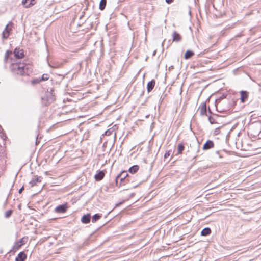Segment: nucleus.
I'll return each mask as SVG.
<instances>
[{
    "label": "nucleus",
    "mask_w": 261,
    "mask_h": 261,
    "mask_svg": "<svg viewBox=\"0 0 261 261\" xmlns=\"http://www.w3.org/2000/svg\"><path fill=\"white\" fill-rule=\"evenodd\" d=\"M10 69L13 74L21 76L29 75L32 72L30 65L21 63H12Z\"/></svg>",
    "instance_id": "1"
},
{
    "label": "nucleus",
    "mask_w": 261,
    "mask_h": 261,
    "mask_svg": "<svg viewBox=\"0 0 261 261\" xmlns=\"http://www.w3.org/2000/svg\"><path fill=\"white\" fill-rule=\"evenodd\" d=\"M54 92V88H48L45 95L42 98V102L45 106L52 103L55 100V95Z\"/></svg>",
    "instance_id": "2"
},
{
    "label": "nucleus",
    "mask_w": 261,
    "mask_h": 261,
    "mask_svg": "<svg viewBox=\"0 0 261 261\" xmlns=\"http://www.w3.org/2000/svg\"><path fill=\"white\" fill-rule=\"evenodd\" d=\"M13 23L12 21H10L6 26L4 31L2 32V37L4 39H7L12 30Z\"/></svg>",
    "instance_id": "3"
},
{
    "label": "nucleus",
    "mask_w": 261,
    "mask_h": 261,
    "mask_svg": "<svg viewBox=\"0 0 261 261\" xmlns=\"http://www.w3.org/2000/svg\"><path fill=\"white\" fill-rule=\"evenodd\" d=\"M129 181V179H124L121 176L117 175L115 178V182L117 186H121L126 185Z\"/></svg>",
    "instance_id": "4"
},
{
    "label": "nucleus",
    "mask_w": 261,
    "mask_h": 261,
    "mask_svg": "<svg viewBox=\"0 0 261 261\" xmlns=\"http://www.w3.org/2000/svg\"><path fill=\"white\" fill-rule=\"evenodd\" d=\"M27 241V238L23 237L21 239H20L19 241H16L14 246H13V249L15 250H18L19 248H21V247L24 245Z\"/></svg>",
    "instance_id": "5"
},
{
    "label": "nucleus",
    "mask_w": 261,
    "mask_h": 261,
    "mask_svg": "<svg viewBox=\"0 0 261 261\" xmlns=\"http://www.w3.org/2000/svg\"><path fill=\"white\" fill-rule=\"evenodd\" d=\"M68 208L67 203H65L58 205L55 209V212L57 213H64L67 211Z\"/></svg>",
    "instance_id": "6"
},
{
    "label": "nucleus",
    "mask_w": 261,
    "mask_h": 261,
    "mask_svg": "<svg viewBox=\"0 0 261 261\" xmlns=\"http://www.w3.org/2000/svg\"><path fill=\"white\" fill-rule=\"evenodd\" d=\"M13 54L15 58L17 59H21L24 56L23 50L20 49V48H15L13 51Z\"/></svg>",
    "instance_id": "7"
},
{
    "label": "nucleus",
    "mask_w": 261,
    "mask_h": 261,
    "mask_svg": "<svg viewBox=\"0 0 261 261\" xmlns=\"http://www.w3.org/2000/svg\"><path fill=\"white\" fill-rule=\"evenodd\" d=\"M200 115L202 116L207 115V107L206 102L202 103L199 107Z\"/></svg>",
    "instance_id": "8"
},
{
    "label": "nucleus",
    "mask_w": 261,
    "mask_h": 261,
    "mask_svg": "<svg viewBox=\"0 0 261 261\" xmlns=\"http://www.w3.org/2000/svg\"><path fill=\"white\" fill-rule=\"evenodd\" d=\"M91 218V217L90 213L84 214L81 218V222L85 224H88L90 222Z\"/></svg>",
    "instance_id": "9"
},
{
    "label": "nucleus",
    "mask_w": 261,
    "mask_h": 261,
    "mask_svg": "<svg viewBox=\"0 0 261 261\" xmlns=\"http://www.w3.org/2000/svg\"><path fill=\"white\" fill-rule=\"evenodd\" d=\"M27 254L24 251L19 252L15 258V261H25L27 259Z\"/></svg>",
    "instance_id": "10"
},
{
    "label": "nucleus",
    "mask_w": 261,
    "mask_h": 261,
    "mask_svg": "<svg viewBox=\"0 0 261 261\" xmlns=\"http://www.w3.org/2000/svg\"><path fill=\"white\" fill-rule=\"evenodd\" d=\"M248 97V92L247 91H240V100L241 102H244Z\"/></svg>",
    "instance_id": "11"
},
{
    "label": "nucleus",
    "mask_w": 261,
    "mask_h": 261,
    "mask_svg": "<svg viewBox=\"0 0 261 261\" xmlns=\"http://www.w3.org/2000/svg\"><path fill=\"white\" fill-rule=\"evenodd\" d=\"M214 144L213 141L208 140L203 145V150H208L214 147Z\"/></svg>",
    "instance_id": "12"
},
{
    "label": "nucleus",
    "mask_w": 261,
    "mask_h": 261,
    "mask_svg": "<svg viewBox=\"0 0 261 261\" xmlns=\"http://www.w3.org/2000/svg\"><path fill=\"white\" fill-rule=\"evenodd\" d=\"M173 42H179L181 40V36L179 33L174 31L172 35Z\"/></svg>",
    "instance_id": "13"
},
{
    "label": "nucleus",
    "mask_w": 261,
    "mask_h": 261,
    "mask_svg": "<svg viewBox=\"0 0 261 261\" xmlns=\"http://www.w3.org/2000/svg\"><path fill=\"white\" fill-rule=\"evenodd\" d=\"M105 175L104 171L100 170L95 175L94 178L96 181H100L103 178Z\"/></svg>",
    "instance_id": "14"
},
{
    "label": "nucleus",
    "mask_w": 261,
    "mask_h": 261,
    "mask_svg": "<svg viewBox=\"0 0 261 261\" xmlns=\"http://www.w3.org/2000/svg\"><path fill=\"white\" fill-rule=\"evenodd\" d=\"M36 3L35 0H22V4L25 8H29Z\"/></svg>",
    "instance_id": "15"
},
{
    "label": "nucleus",
    "mask_w": 261,
    "mask_h": 261,
    "mask_svg": "<svg viewBox=\"0 0 261 261\" xmlns=\"http://www.w3.org/2000/svg\"><path fill=\"white\" fill-rule=\"evenodd\" d=\"M155 84V81L154 80H152L149 82H148L147 84V92L149 93L151 92L153 88L154 87Z\"/></svg>",
    "instance_id": "16"
},
{
    "label": "nucleus",
    "mask_w": 261,
    "mask_h": 261,
    "mask_svg": "<svg viewBox=\"0 0 261 261\" xmlns=\"http://www.w3.org/2000/svg\"><path fill=\"white\" fill-rule=\"evenodd\" d=\"M6 153L5 152V150L4 148L0 149V160H2V162L6 163Z\"/></svg>",
    "instance_id": "17"
},
{
    "label": "nucleus",
    "mask_w": 261,
    "mask_h": 261,
    "mask_svg": "<svg viewBox=\"0 0 261 261\" xmlns=\"http://www.w3.org/2000/svg\"><path fill=\"white\" fill-rule=\"evenodd\" d=\"M42 179V177H41V176H39V177L37 176L35 178L32 179L30 181L29 183H30V184H31V187H33L34 186H35L36 185V182H40Z\"/></svg>",
    "instance_id": "18"
},
{
    "label": "nucleus",
    "mask_w": 261,
    "mask_h": 261,
    "mask_svg": "<svg viewBox=\"0 0 261 261\" xmlns=\"http://www.w3.org/2000/svg\"><path fill=\"white\" fill-rule=\"evenodd\" d=\"M194 55V53L193 51L191 50H187L184 55V58L186 60H188L190 59L193 55Z\"/></svg>",
    "instance_id": "19"
},
{
    "label": "nucleus",
    "mask_w": 261,
    "mask_h": 261,
    "mask_svg": "<svg viewBox=\"0 0 261 261\" xmlns=\"http://www.w3.org/2000/svg\"><path fill=\"white\" fill-rule=\"evenodd\" d=\"M211 233V229L210 227H205L203 228L201 231V235L202 236H207Z\"/></svg>",
    "instance_id": "20"
},
{
    "label": "nucleus",
    "mask_w": 261,
    "mask_h": 261,
    "mask_svg": "<svg viewBox=\"0 0 261 261\" xmlns=\"http://www.w3.org/2000/svg\"><path fill=\"white\" fill-rule=\"evenodd\" d=\"M139 169V166L137 165H135L130 167L128 169V171L129 172V173L134 174L137 172L138 171Z\"/></svg>",
    "instance_id": "21"
},
{
    "label": "nucleus",
    "mask_w": 261,
    "mask_h": 261,
    "mask_svg": "<svg viewBox=\"0 0 261 261\" xmlns=\"http://www.w3.org/2000/svg\"><path fill=\"white\" fill-rule=\"evenodd\" d=\"M101 217H102V214H98V213L95 214L94 215H93V216L92 217V223L96 222L97 221L99 220L101 218Z\"/></svg>",
    "instance_id": "22"
},
{
    "label": "nucleus",
    "mask_w": 261,
    "mask_h": 261,
    "mask_svg": "<svg viewBox=\"0 0 261 261\" xmlns=\"http://www.w3.org/2000/svg\"><path fill=\"white\" fill-rule=\"evenodd\" d=\"M227 95V94L226 93H223L219 97L217 98L215 100V106L217 107V105L218 103L220 102V101L225 98Z\"/></svg>",
    "instance_id": "23"
},
{
    "label": "nucleus",
    "mask_w": 261,
    "mask_h": 261,
    "mask_svg": "<svg viewBox=\"0 0 261 261\" xmlns=\"http://www.w3.org/2000/svg\"><path fill=\"white\" fill-rule=\"evenodd\" d=\"M185 149V146L182 143H180L177 146V153L178 154H181Z\"/></svg>",
    "instance_id": "24"
},
{
    "label": "nucleus",
    "mask_w": 261,
    "mask_h": 261,
    "mask_svg": "<svg viewBox=\"0 0 261 261\" xmlns=\"http://www.w3.org/2000/svg\"><path fill=\"white\" fill-rule=\"evenodd\" d=\"M107 4V0H101L99 3V9L101 10L105 9Z\"/></svg>",
    "instance_id": "25"
},
{
    "label": "nucleus",
    "mask_w": 261,
    "mask_h": 261,
    "mask_svg": "<svg viewBox=\"0 0 261 261\" xmlns=\"http://www.w3.org/2000/svg\"><path fill=\"white\" fill-rule=\"evenodd\" d=\"M13 52L11 50H8L6 51L5 56L4 62H6L7 60L10 58V56L12 55Z\"/></svg>",
    "instance_id": "26"
},
{
    "label": "nucleus",
    "mask_w": 261,
    "mask_h": 261,
    "mask_svg": "<svg viewBox=\"0 0 261 261\" xmlns=\"http://www.w3.org/2000/svg\"><path fill=\"white\" fill-rule=\"evenodd\" d=\"M118 175L121 176L124 179H129V178L128 173L125 171H122Z\"/></svg>",
    "instance_id": "27"
},
{
    "label": "nucleus",
    "mask_w": 261,
    "mask_h": 261,
    "mask_svg": "<svg viewBox=\"0 0 261 261\" xmlns=\"http://www.w3.org/2000/svg\"><path fill=\"white\" fill-rule=\"evenodd\" d=\"M215 117H216L214 116H212L211 115H210L208 117V120L209 121V122L211 124L217 123Z\"/></svg>",
    "instance_id": "28"
},
{
    "label": "nucleus",
    "mask_w": 261,
    "mask_h": 261,
    "mask_svg": "<svg viewBox=\"0 0 261 261\" xmlns=\"http://www.w3.org/2000/svg\"><path fill=\"white\" fill-rule=\"evenodd\" d=\"M41 81H45L49 79V75L47 73L43 74L41 77H40Z\"/></svg>",
    "instance_id": "29"
},
{
    "label": "nucleus",
    "mask_w": 261,
    "mask_h": 261,
    "mask_svg": "<svg viewBox=\"0 0 261 261\" xmlns=\"http://www.w3.org/2000/svg\"><path fill=\"white\" fill-rule=\"evenodd\" d=\"M40 82H41V81L40 77L35 78L31 81V83L32 85H34L39 83Z\"/></svg>",
    "instance_id": "30"
},
{
    "label": "nucleus",
    "mask_w": 261,
    "mask_h": 261,
    "mask_svg": "<svg viewBox=\"0 0 261 261\" xmlns=\"http://www.w3.org/2000/svg\"><path fill=\"white\" fill-rule=\"evenodd\" d=\"M13 213V210H9L7 211L5 214V217L6 218H9Z\"/></svg>",
    "instance_id": "31"
},
{
    "label": "nucleus",
    "mask_w": 261,
    "mask_h": 261,
    "mask_svg": "<svg viewBox=\"0 0 261 261\" xmlns=\"http://www.w3.org/2000/svg\"><path fill=\"white\" fill-rule=\"evenodd\" d=\"M229 106L226 108V109H222L221 110H218L217 109V110L218 111V112H223V111H227V110H229L230 109V105H231V102H228Z\"/></svg>",
    "instance_id": "32"
},
{
    "label": "nucleus",
    "mask_w": 261,
    "mask_h": 261,
    "mask_svg": "<svg viewBox=\"0 0 261 261\" xmlns=\"http://www.w3.org/2000/svg\"><path fill=\"white\" fill-rule=\"evenodd\" d=\"M208 112L210 114V115H211V116H212V115H213V116H216V117H219V115H218L217 114H214L212 112V111H211V110L210 109V108H208Z\"/></svg>",
    "instance_id": "33"
},
{
    "label": "nucleus",
    "mask_w": 261,
    "mask_h": 261,
    "mask_svg": "<svg viewBox=\"0 0 261 261\" xmlns=\"http://www.w3.org/2000/svg\"><path fill=\"white\" fill-rule=\"evenodd\" d=\"M170 151H166L164 154V158L165 159H167V158H168L170 156Z\"/></svg>",
    "instance_id": "34"
},
{
    "label": "nucleus",
    "mask_w": 261,
    "mask_h": 261,
    "mask_svg": "<svg viewBox=\"0 0 261 261\" xmlns=\"http://www.w3.org/2000/svg\"><path fill=\"white\" fill-rule=\"evenodd\" d=\"M220 133V127H217L215 129L214 133L215 135H218Z\"/></svg>",
    "instance_id": "35"
},
{
    "label": "nucleus",
    "mask_w": 261,
    "mask_h": 261,
    "mask_svg": "<svg viewBox=\"0 0 261 261\" xmlns=\"http://www.w3.org/2000/svg\"><path fill=\"white\" fill-rule=\"evenodd\" d=\"M111 134V131L110 129H108L105 132V135L106 136H109Z\"/></svg>",
    "instance_id": "36"
},
{
    "label": "nucleus",
    "mask_w": 261,
    "mask_h": 261,
    "mask_svg": "<svg viewBox=\"0 0 261 261\" xmlns=\"http://www.w3.org/2000/svg\"><path fill=\"white\" fill-rule=\"evenodd\" d=\"M24 186H23L19 190V193L20 194L21 192L24 190Z\"/></svg>",
    "instance_id": "37"
},
{
    "label": "nucleus",
    "mask_w": 261,
    "mask_h": 261,
    "mask_svg": "<svg viewBox=\"0 0 261 261\" xmlns=\"http://www.w3.org/2000/svg\"><path fill=\"white\" fill-rule=\"evenodd\" d=\"M165 1L167 4H169L172 3L173 2V0H165Z\"/></svg>",
    "instance_id": "38"
},
{
    "label": "nucleus",
    "mask_w": 261,
    "mask_h": 261,
    "mask_svg": "<svg viewBox=\"0 0 261 261\" xmlns=\"http://www.w3.org/2000/svg\"><path fill=\"white\" fill-rule=\"evenodd\" d=\"M216 153L217 154L219 155V156L220 158H222V155L220 154V151H216Z\"/></svg>",
    "instance_id": "39"
},
{
    "label": "nucleus",
    "mask_w": 261,
    "mask_h": 261,
    "mask_svg": "<svg viewBox=\"0 0 261 261\" xmlns=\"http://www.w3.org/2000/svg\"><path fill=\"white\" fill-rule=\"evenodd\" d=\"M122 203V202H120L116 204L115 206H119L120 204Z\"/></svg>",
    "instance_id": "40"
},
{
    "label": "nucleus",
    "mask_w": 261,
    "mask_h": 261,
    "mask_svg": "<svg viewBox=\"0 0 261 261\" xmlns=\"http://www.w3.org/2000/svg\"><path fill=\"white\" fill-rule=\"evenodd\" d=\"M173 68H174L173 66L171 65V66H170L169 67V71H170V70H172Z\"/></svg>",
    "instance_id": "41"
},
{
    "label": "nucleus",
    "mask_w": 261,
    "mask_h": 261,
    "mask_svg": "<svg viewBox=\"0 0 261 261\" xmlns=\"http://www.w3.org/2000/svg\"><path fill=\"white\" fill-rule=\"evenodd\" d=\"M39 141H38V138L37 137L36 139V145H37L39 143Z\"/></svg>",
    "instance_id": "42"
},
{
    "label": "nucleus",
    "mask_w": 261,
    "mask_h": 261,
    "mask_svg": "<svg viewBox=\"0 0 261 261\" xmlns=\"http://www.w3.org/2000/svg\"><path fill=\"white\" fill-rule=\"evenodd\" d=\"M165 40H164L163 41V42H162V45H164V44L165 43Z\"/></svg>",
    "instance_id": "43"
},
{
    "label": "nucleus",
    "mask_w": 261,
    "mask_h": 261,
    "mask_svg": "<svg viewBox=\"0 0 261 261\" xmlns=\"http://www.w3.org/2000/svg\"><path fill=\"white\" fill-rule=\"evenodd\" d=\"M144 93V91H143L141 95L143 94Z\"/></svg>",
    "instance_id": "44"
}]
</instances>
